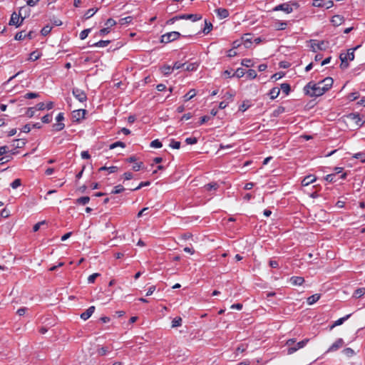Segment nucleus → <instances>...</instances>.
Wrapping results in <instances>:
<instances>
[{
  "instance_id": "36",
  "label": "nucleus",
  "mask_w": 365,
  "mask_h": 365,
  "mask_svg": "<svg viewBox=\"0 0 365 365\" xmlns=\"http://www.w3.org/2000/svg\"><path fill=\"white\" fill-rule=\"evenodd\" d=\"M39 58H40V54L38 53V52L37 51H34L30 53L29 60L35 61L38 60Z\"/></svg>"
},
{
  "instance_id": "56",
  "label": "nucleus",
  "mask_w": 365,
  "mask_h": 365,
  "mask_svg": "<svg viewBox=\"0 0 365 365\" xmlns=\"http://www.w3.org/2000/svg\"><path fill=\"white\" fill-rule=\"evenodd\" d=\"M24 38H26V35L24 34V31L18 32L14 36V39L16 41H21Z\"/></svg>"
},
{
  "instance_id": "32",
  "label": "nucleus",
  "mask_w": 365,
  "mask_h": 365,
  "mask_svg": "<svg viewBox=\"0 0 365 365\" xmlns=\"http://www.w3.org/2000/svg\"><path fill=\"white\" fill-rule=\"evenodd\" d=\"M212 24L210 22H208L207 20H205V28L202 30V32L205 34H207L212 29Z\"/></svg>"
},
{
  "instance_id": "20",
  "label": "nucleus",
  "mask_w": 365,
  "mask_h": 365,
  "mask_svg": "<svg viewBox=\"0 0 365 365\" xmlns=\"http://www.w3.org/2000/svg\"><path fill=\"white\" fill-rule=\"evenodd\" d=\"M31 10L26 6H21L19 9V15L21 18H24V19L30 15Z\"/></svg>"
},
{
  "instance_id": "13",
  "label": "nucleus",
  "mask_w": 365,
  "mask_h": 365,
  "mask_svg": "<svg viewBox=\"0 0 365 365\" xmlns=\"http://www.w3.org/2000/svg\"><path fill=\"white\" fill-rule=\"evenodd\" d=\"M217 16L220 19H223L229 16V11L225 8H218L215 10Z\"/></svg>"
},
{
  "instance_id": "14",
  "label": "nucleus",
  "mask_w": 365,
  "mask_h": 365,
  "mask_svg": "<svg viewBox=\"0 0 365 365\" xmlns=\"http://www.w3.org/2000/svg\"><path fill=\"white\" fill-rule=\"evenodd\" d=\"M95 307L94 306H91L88 309H87L84 312H83L81 314V318L83 320H87L88 319H89L91 315L93 314L94 311H95Z\"/></svg>"
},
{
  "instance_id": "38",
  "label": "nucleus",
  "mask_w": 365,
  "mask_h": 365,
  "mask_svg": "<svg viewBox=\"0 0 365 365\" xmlns=\"http://www.w3.org/2000/svg\"><path fill=\"white\" fill-rule=\"evenodd\" d=\"M52 27L49 25H46L41 30V34L42 36H47L51 31Z\"/></svg>"
},
{
  "instance_id": "15",
  "label": "nucleus",
  "mask_w": 365,
  "mask_h": 365,
  "mask_svg": "<svg viewBox=\"0 0 365 365\" xmlns=\"http://www.w3.org/2000/svg\"><path fill=\"white\" fill-rule=\"evenodd\" d=\"M290 283L294 286H300L304 282V279L302 277L293 276L289 279Z\"/></svg>"
},
{
  "instance_id": "17",
  "label": "nucleus",
  "mask_w": 365,
  "mask_h": 365,
  "mask_svg": "<svg viewBox=\"0 0 365 365\" xmlns=\"http://www.w3.org/2000/svg\"><path fill=\"white\" fill-rule=\"evenodd\" d=\"M358 48H359V46L355 48L349 49L346 53L342 52L340 54H344L346 56V61H351L354 59V56H355L354 51L356 50Z\"/></svg>"
},
{
  "instance_id": "3",
  "label": "nucleus",
  "mask_w": 365,
  "mask_h": 365,
  "mask_svg": "<svg viewBox=\"0 0 365 365\" xmlns=\"http://www.w3.org/2000/svg\"><path fill=\"white\" fill-rule=\"evenodd\" d=\"M180 36V34L178 31H171L166 33L161 36V43H168L178 39Z\"/></svg>"
},
{
  "instance_id": "44",
  "label": "nucleus",
  "mask_w": 365,
  "mask_h": 365,
  "mask_svg": "<svg viewBox=\"0 0 365 365\" xmlns=\"http://www.w3.org/2000/svg\"><path fill=\"white\" fill-rule=\"evenodd\" d=\"M162 146L163 144L158 139H155L150 143V147L152 148H160Z\"/></svg>"
},
{
  "instance_id": "37",
  "label": "nucleus",
  "mask_w": 365,
  "mask_h": 365,
  "mask_svg": "<svg viewBox=\"0 0 365 365\" xmlns=\"http://www.w3.org/2000/svg\"><path fill=\"white\" fill-rule=\"evenodd\" d=\"M180 142L176 141L175 139H171L170 142V147H171L173 149H179L180 148Z\"/></svg>"
},
{
  "instance_id": "25",
  "label": "nucleus",
  "mask_w": 365,
  "mask_h": 365,
  "mask_svg": "<svg viewBox=\"0 0 365 365\" xmlns=\"http://www.w3.org/2000/svg\"><path fill=\"white\" fill-rule=\"evenodd\" d=\"M339 58L341 60L340 68L341 69H346L349 67V63L346 61V56L344 54L339 55Z\"/></svg>"
},
{
  "instance_id": "7",
  "label": "nucleus",
  "mask_w": 365,
  "mask_h": 365,
  "mask_svg": "<svg viewBox=\"0 0 365 365\" xmlns=\"http://www.w3.org/2000/svg\"><path fill=\"white\" fill-rule=\"evenodd\" d=\"M87 110L85 109H78L73 110L72 113L73 121L80 122L81 120L83 119Z\"/></svg>"
},
{
  "instance_id": "26",
  "label": "nucleus",
  "mask_w": 365,
  "mask_h": 365,
  "mask_svg": "<svg viewBox=\"0 0 365 365\" xmlns=\"http://www.w3.org/2000/svg\"><path fill=\"white\" fill-rule=\"evenodd\" d=\"M118 170V168L117 166H110V167H106L103 166L99 168V171H108V173H113L117 172Z\"/></svg>"
},
{
  "instance_id": "55",
  "label": "nucleus",
  "mask_w": 365,
  "mask_h": 365,
  "mask_svg": "<svg viewBox=\"0 0 365 365\" xmlns=\"http://www.w3.org/2000/svg\"><path fill=\"white\" fill-rule=\"evenodd\" d=\"M185 143L187 144V145H194V144H196L197 143V138H195V137H190V138H187L185 139Z\"/></svg>"
},
{
  "instance_id": "46",
  "label": "nucleus",
  "mask_w": 365,
  "mask_h": 365,
  "mask_svg": "<svg viewBox=\"0 0 365 365\" xmlns=\"http://www.w3.org/2000/svg\"><path fill=\"white\" fill-rule=\"evenodd\" d=\"M53 130L56 131H61L65 128V124L63 123H57L53 125Z\"/></svg>"
},
{
  "instance_id": "62",
  "label": "nucleus",
  "mask_w": 365,
  "mask_h": 365,
  "mask_svg": "<svg viewBox=\"0 0 365 365\" xmlns=\"http://www.w3.org/2000/svg\"><path fill=\"white\" fill-rule=\"evenodd\" d=\"M115 24H116V21L111 18L108 19L106 22V26H107V27H108L109 29L110 27L115 26Z\"/></svg>"
},
{
  "instance_id": "58",
  "label": "nucleus",
  "mask_w": 365,
  "mask_h": 365,
  "mask_svg": "<svg viewBox=\"0 0 365 365\" xmlns=\"http://www.w3.org/2000/svg\"><path fill=\"white\" fill-rule=\"evenodd\" d=\"M350 174V171L343 173H339L336 176V178H339V180H346L347 176Z\"/></svg>"
},
{
  "instance_id": "23",
  "label": "nucleus",
  "mask_w": 365,
  "mask_h": 365,
  "mask_svg": "<svg viewBox=\"0 0 365 365\" xmlns=\"http://www.w3.org/2000/svg\"><path fill=\"white\" fill-rule=\"evenodd\" d=\"M364 294H365V287H361V288L356 289L354 291V292L353 294V297L358 299V298L361 297Z\"/></svg>"
},
{
  "instance_id": "30",
  "label": "nucleus",
  "mask_w": 365,
  "mask_h": 365,
  "mask_svg": "<svg viewBox=\"0 0 365 365\" xmlns=\"http://www.w3.org/2000/svg\"><path fill=\"white\" fill-rule=\"evenodd\" d=\"M198 66L199 63H197V62L190 63L186 66V68L185 69L187 71H196Z\"/></svg>"
},
{
  "instance_id": "2",
  "label": "nucleus",
  "mask_w": 365,
  "mask_h": 365,
  "mask_svg": "<svg viewBox=\"0 0 365 365\" xmlns=\"http://www.w3.org/2000/svg\"><path fill=\"white\" fill-rule=\"evenodd\" d=\"M344 118L354 121L358 128L361 127L365 123V120H363L357 113H351L347 115H344Z\"/></svg>"
},
{
  "instance_id": "40",
  "label": "nucleus",
  "mask_w": 365,
  "mask_h": 365,
  "mask_svg": "<svg viewBox=\"0 0 365 365\" xmlns=\"http://www.w3.org/2000/svg\"><path fill=\"white\" fill-rule=\"evenodd\" d=\"M245 70L242 68H238L236 71L232 73V76H235V77L240 78H242L245 75Z\"/></svg>"
},
{
  "instance_id": "18",
  "label": "nucleus",
  "mask_w": 365,
  "mask_h": 365,
  "mask_svg": "<svg viewBox=\"0 0 365 365\" xmlns=\"http://www.w3.org/2000/svg\"><path fill=\"white\" fill-rule=\"evenodd\" d=\"M344 21V18L341 15H334L331 20V22L334 26L341 25Z\"/></svg>"
},
{
  "instance_id": "29",
  "label": "nucleus",
  "mask_w": 365,
  "mask_h": 365,
  "mask_svg": "<svg viewBox=\"0 0 365 365\" xmlns=\"http://www.w3.org/2000/svg\"><path fill=\"white\" fill-rule=\"evenodd\" d=\"M161 71L165 76H168L172 73L173 68L170 66L165 65L161 68Z\"/></svg>"
},
{
  "instance_id": "43",
  "label": "nucleus",
  "mask_w": 365,
  "mask_h": 365,
  "mask_svg": "<svg viewBox=\"0 0 365 365\" xmlns=\"http://www.w3.org/2000/svg\"><path fill=\"white\" fill-rule=\"evenodd\" d=\"M324 44V41H321L320 43H313L312 45V47L313 48V51L316 52V49H318V50H323V49H324V47H323Z\"/></svg>"
},
{
  "instance_id": "50",
  "label": "nucleus",
  "mask_w": 365,
  "mask_h": 365,
  "mask_svg": "<svg viewBox=\"0 0 365 365\" xmlns=\"http://www.w3.org/2000/svg\"><path fill=\"white\" fill-rule=\"evenodd\" d=\"M241 64L243 66H246V67H251V66H254V64L252 63V61L251 59H249V58L242 59V61L241 62Z\"/></svg>"
},
{
  "instance_id": "4",
  "label": "nucleus",
  "mask_w": 365,
  "mask_h": 365,
  "mask_svg": "<svg viewBox=\"0 0 365 365\" xmlns=\"http://www.w3.org/2000/svg\"><path fill=\"white\" fill-rule=\"evenodd\" d=\"M347 171H345L344 170V168H341V167H335L334 168V172L329 175H327L326 177H325V180L327 181H328L329 182H336V181L339 180V178H336V176L337 175V174L339 173H346Z\"/></svg>"
},
{
  "instance_id": "27",
  "label": "nucleus",
  "mask_w": 365,
  "mask_h": 365,
  "mask_svg": "<svg viewBox=\"0 0 365 365\" xmlns=\"http://www.w3.org/2000/svg\"><path fill=\"white\" fill-rule=\"evenodd\" d=\"M196 96V91L195 89L190 90L184 96L185 101H187L191 100Z\"/></svg>"
},
{
  "instance_id": "28",
  "label": "nucleus",
  "mask_w": 365,
  "mask_h": 365,
  "mask_svg": "<svg viewBox=\"0 0 365 365\" xmlns=\"http://www.w3.org/2000/svg\"><path fill=\"white\" fill-rule=\"evenodd\" d=\"M219 187V184H205L203 187L205 191L216 190Z\"/></svg>"
},
{
  "instance_id": "35",
  "label": "nucleus",
  "mask_w": 365,
  "mask_h": 365,
  "mask_svg": "<svg viewBox=\"0 0 365 365\" xmlns=\"http://www.w3.org/2000/svg\"><path fill=\"white\" fill-rule=\"evenodd\" d=\"M110 351L108 346H102L98 348L97 350V353L99 356H105Z\"/></svg>"
},
{
  "instance_id": "10",
  "label": "nucleus",
  "mask_w": 365,
  "mask_h": 365,
  "mask_svg": "<svg viewBox=\"0 0 365 365\" xmlns=\"http://www.w3.org/2000/svg\"><path fill=\"white\" fill-rule=\"evenodd\" d=\"M344 341L343 339H338L327 350V352H332L338 350L343 346Z\"/></svg>"
},
{
  "instance_id": "8",
  "label": "nucleus",
  "mask_w": 365,
  "mask_h": 365,
  "mask_svg": "<svg viewBox=\"0 0 365 365\" xmlns=\"http://www.w3.org/2000/svg\"><path fill=\"white\" fill-rule=\"evenodd\" d=\"M286 345L287 346V354H292L299 349L297 346L296 340L294 339H290L287 341Z\"/></svg>"
},
{
  "instance_id": "63",
  "label": "nucleus",
  "mask_w": 365,
  "mask_h": 365,
  "mask_svg": "<svg viewBox=\"0 0 365 365\" xmlns=\"http://www.w3.org/2000/svg\"><path fill=\"white\" fill-rule=\"evenodd\" d=\"M133 178V175L130 172H126L123 174V180H130Z\"/></svg>"
},
{
  "instance_id": "6",
  "label": "nucleus",
  "mask_w": 365,
  "mask_h": 365,
  "mask_svg": "<svg viewBox=\"0 0 365 365\" xmlns=\"http://www.w3.org/2000/svg\"><path fill=\"white\" fill-rule=\"evenodd\" d=\"M24 20V18H21V16L19 14H16V12H14L11 14L10 21L9 24L10 26H16V27H19Z\"/></svg>"
},
{
  "instance_id": "59",
  "label": "nucleus",
  "mask_w": 365,
  "mask_h": 365,
  "mask_svg": "<svg viewBox=\"0 0 365 365\" xmlns=\"http://www.w3.org/2000/svg\"><path fill=\"white\" fill-rule=\"evenodd\" d=\"M359 97V94L358 92H354V93H351L349 94L348 96V98L351 101H355Z\"/></svg>"
},
{
  "instance_id": "39",
  "label": "nucleus",
  "mask_w": 365,
  "mask_h": 365,
  "mask_svg": "<svg viewBox=\"0 0 365 365\" xmlns=\"http://www.w3.org/2000/svg\"><path fill=\"white\" fill-rule=\"evenodd\" d=\"M98 11V9H88V10L86 12V14H85V15H84L85 19H90L91 16H93L96 13V11Z\"/></svg>"
},
{
  "instance_id": "31",
  "label": "nucleus",
  "mask_w": 365,
  "mask_h": 365,
  "mask_svg": "<svg viewBox=\"0 0 365 365\" xmlns=\"http://www.w3.org/2000/svg\"><path fill=\"white\" fill-rule=\"evenodd\" d=\"M279 89H281L286 95H288L291 91V87L289 83H284L281 84Z\"/></svg>"
},
{
  "instance_id": "41",
  "label": "nucleus",
  "mask_w": 365,
  "mask_h": 365,
  "mask_svg": "<svg viewBox=\"0 0 365 365\" xmlns=\"http://www.w3.org/2000/svg\"><path fill=\"white\" fill-rule=\"evenodd\" d=\"M342 352L348 357H351L355 354V351L351 348H345Z\"/></svg>"
},
{
  "instance_id": "21",
  "label": "nucleus",
  "mask_w": 365,
  "mask_h": 365,
  "mask_svg": "<svg viewBox=\"0 0 365 365\" xmlns=\"http://www.w3.org/2000/svg\"><path fill=\"white\" fill-rule=\"evenodd\" d=\"M90 201V197L88 196H83V197H81L78 199H76L74 202L75 204L76 205H85L86 204H88Z\"/></svg>"
},
{
  "instance_id": "57",
  "label": "nucleus",
  "mask_w": 365,
  "mask_h": 365,
  "mask_svg": "<svg viewBox=\"0 0 365 365\" xmlns=\"http://www.w3.org/2000/svg\"><path fill=\"white\" fill-rule=\"evenodd\" d=\"M284 76V73L282 72L276 73L271 76V80L276 81Z\"/></svg>"
},
{
  "instance_id": "5",
  "label": "nucleus",
  "mask_w": 365,
  "mask_h": 365,
  "mask_svg": "<svg viewBox=\"0 0 365 365\" xmlns=\"http://www.w3.org/2000/svg\"><path fill=\"white\" fill-rule=\"evenodd\" d=\"M72 93L74 96V97L81 103H83L87 101L86 93L80 88H73L72 90Z\"/></svg>"
},
{
  "instance_id": "12",
  "label": "nucleus",
  "mask_w": 365,
  "mask_h": 365,
  "mask_svg": "<svg viewBox=\"0 0 365 365\" xmlns=\"http://www.w3.org/2000/svg\"><path fill=\"white\" fill-rule=\"evenodd\" d=\"M241 41L245 45V48H250L252 43V36L250 34H245L241 38Z\"/></svg>"
},
{
  "instance_id": "53",
  "label": "nucleus",
  "mask_w": 365,
  "mask_h": 365,
  "mask_svg": "<svg viewBox=\"0 0 365 365\" xmlns=\"http://www.w3.org/2000/svg\"><path fill=\"white\" fill-rule=\"evenodd\" d=\"M38 96H39V95L37 93L29 92V93H26L24 97L26 99H33V98H36Z\"/></svg>"
},
{
  "instance_id": "64",
  "label": "nucleus",
  "mask_w": 365,
  "mask_h": 365,
  "mask_svg": "<svg viewBox=\"0 0 365 365\" xmlns=\"http://www.w3.org/2000/svg\"><path fill=\"white\" fill-rule=\"evenodd\" d=\"M26 114L29 118H32L35 114L34 108H28Z\"/></svg>"
},
{
  "instance_id": "16",
  "label": "nucleus",
  "mask_w": 365,
  "mask_h": 365,
  "mask_svg": "<svg viewBox=\"0 0 365 365\" xmlns=\"http://www.w3.org/2000/svg\"><path fill=\"white\" fill-rule=\"evenodd\" d=\"M351 314H347L346 315L345 317H341L339 319H337L336 321H335L330 327H329V330H332L336 326H339L341 324H342L345 321H346L350 317H351Z\"/></svg>"
},
{
  "instance_id": "47",
  "label": "nucleus",
  "mask_w": 365,
  "mask_h": 365,
  "mask_svg": "<svg viewBox=\"0 0 365 365\" xmlns=\"http://www.w3.org/2000/svg\"><path fill=\"white\" fill-rule=\"evenodd\" d=\"M91 29H84L83 30L81 33H80V35H79V37L81 40H83L85 39L88 35L89 34V33L91 32Z\"/></svg>"
},
{
  "instance_id": "19",
  "label": "nucleus",
  "mask_w": 365,
  "mask_h": 365,
  "mask_svg": "<svg viewBox=\"0 0 365 365\" xmlns=\"http://www.w3.org/2000/svg\"><path fill=\"white\" fill-rule=\"evenodd\" d=\"M110 43V41L109 40H101L98 42L91 43V41H89L88 46H95V47H106Z\"/></svg>"
},
{
  "instance_id": "48",
  "label": "nucleus",
  "mask_w": 365,
  "mask_h": 365,
  "mask_svg": "<svg viewBox=\"0 0 365 365\" xmlns=\"http://www.w3.org/2000/svg\"><path fill=\"white\" fill-rule=\"evenodd\" d=\"M234 96H235V93H232L227 91L224 95V97H223L225 98L224 101H229V103H230V102L232 101Z\"/></svg>"
},
{
  "instance_id": "11",
  "label": "nucleus",
  "mask_w": 365,
  "mask_h": 365,
  "mask_svg": "<svg viewBox=\"0 0 365 365\" xmlns=\"http://www.w3.org/2000/svg\"><path fill=\"white\" fill-rule=\"evenodd\" d=\"M180 19L191 20L195 22L202 19V16L200 14H181L179 15Z\"/></svg>"
},
{
  "instance_id": "22",
  "label": "nucleus",
  "mask_w": 365,
  "mask_h": 365,
  "mask_svg": "<svg viewBox=\"0 0 365 365\" xmlns=\"http://www.w3.org/2000/svg\"><path fill=\"white\" fill-rule=\"evenodd\" d=\"M319 299H320V294H313V295L307 298V302L308 304L312 305V304H314L315 302H317Z\"/></svg>"
},
{
  "instance_id": "9",
  "label": "nucleus",
  "mask_w": 365,
  "mask_h": 365,
  "mask_svg": "<svg viewBox=\"0 0 365 365\" xmlns=\"http://www.w3.org/2000/svg\"><path fill=\"white\" fill-rule=\"evenodd\" d=\"M274 11H283L287 14H290L292 12L293 9L289 3H284L275 6Z\"/></svg>"
},
{
  "instance_id": "1",
  "label": "nucleus",
  "mask_w": 365,
  "mask_h": 365,
  "mask_svg": "<svg viewBox=\"0 0 365 365\" xmlns=\"http://www.w3.org/2000/svg\"><path fill=\"white\" fill-rule=\"evenodd\" d=\"M333 83L331 77H327L318 83L310 81L304 87L303 91L309 97H319L331 88Z\"/></svg>"
},
{
  "instance_id": "33",
  "label": "nucleus",
  "mask_w": 365,
  "mask_h": 365,
  "mask_svg": "<svg viewBox=\"0 0 365 365\" xmlns=\"http://www.w3.org/2000/svg\"><path fill=\"white\" fill-rule=\"evenodd\" d=\"M251 106L250 103V101L248 100H246V101H244L242 103V105L240 106L239 108V110L240 111H242V112H245V110H247Z\"/></svg>"
},
{
  "instance_id": "24",
  "label": "nucleus",
  "mask_w": 365,
  "mask_h": 365,
  "mask_svg": "<svg viewBox=\"0 0 365 365\" xmlns=\"http://www.w3.org/2000/svg\"><path fill=\"white\" fill-rule=\"evenodd\" d=\"M279 93H280V89L279 88H277V87L272 88L269 91L270 98L272 100L275 99L276 98H277Z\"/></svg>"
},
{
  "instance_id": "52",
  "label": "nucleus",
  "mask_w": 365,
  "mask_h": 365,
  "mask_svg": "<svg viewBox=\"0 0 365 365\" xmlns=\"http://www.w3.org/2000/svg\"><path fill=\"white\" fill-rule=\"evenodd\" d=\"M247 77L250 79H254L257 77V73L253 69H249L247 72Z\"/></svg>"
},
{
  "instance_id": "49",
  "label": "nucleus",
  "mask_w": 365,
  "mask_h": 365,
  "mask_svg": "<svg viewBox=\"0 0 365 365\" xmlns=\"http://www.w3.org/2000/svg\"><path fill=\"white\" fill-rule=\"evenodd\" d=\"M118 146L121 147V148H125V144L123 142L117 141V142L113 143L111 145H110L109 148L110 149H114V148H115L116 147H118Z\"/></svg>"
},
{
  "instance_id": "45",
  "label": "nucleus",
  "mask_w": 365,
  "mask_h": 365,
  "mask_svg": "<svg viewBox=\"0 0 365 365\" xmlns=\"http://www.w3.org/2000/svg\"><path fill=\"white\" fill-rule=\"evenodd\" d=\"M317 180V178L312 175H307L304 178V179L302 180V182H314Z\"/></svg>"
},
{
  "instance_id": "42",
  "label": "nucleus",
  "mask_w": 365,
  "mask_h": 365,
  "mask_svg": "<svg viewBox=\"0 0 365 365\" xmlns=\"http://www.w3.org/2000/svg\"><path fill=\"white\" fill-rule=\"evenodd\" d=\"M354 158L356 159L360 160V161L362 163H364L365 162V153H364V152L357 153L354 155Z\"/></svg>"
},
{
  "instance_id": "60",
  "label": "nucleus",
  "mask_w": 365,
  "mask_h": 365,
  "mask_svg": "<svg viewBox=\"0 0 365 365\" xmlns=\"http://www.w3.org/2000/svg\"><path fill=\"white\" fill-rule=\"evenodd\" d=\"M100 276V274L98 273H94L91 275H90L88 278V283L91 284V283H94L96 279Z\"/></svg>"
},
{
  "instance_id": "51",
  "label": "nucleus",
  "mask_w": 365,
  "mask_h": 365,
  "mask_svg": "<svg viewBox=\"0 0 365 365\" xmlns=\"http://www.w3.org/2000/svg\"><path fill=\"white\" fill-rule=\"evenodd\" d=\"M133 20V18L131 16H126L125 18H122L119 20V23L121 25L130 24Z\"/></svg>"
},
{
  "instance_id": "54",
  "label": "nucleus",
  "mask_w": 365,
  "mask_h": 365,
  "mask_svg": "<svg viewBox=\"0 0 365 365\" xmlns=\"http://www.w3.org/2000/svg\"><path fill=\"white\" fill-rule=\"evenodd\" d=\"M143 168H144V164L142 162L135 163L133 165V170L135 171H138L141 169H143Z\"/></svg>"
},
{
  "instance_id": "34",
  "label": "nucleus",
  "mask_w": 365,
  "mask_h": 365,
  "mask_svg": "<svg viewBox=\"0 0 365 365\" xmlns=\"http://www.w3.org/2000/svg\"><path fill=\"white\" fill-rule=\"evenodd\" d=\"M182 318L180 317H176L172 321V327H178L182 325Z\"/></svg>"
},
{
  "instance_id": "61",
  "label": "nucleus",
  "mask_w": 365,
  "mask_h": 365,
  "mask_svg": "<svg viewBox=\"0 0 365 365\" xmlns=\"http://www.w3.org/2000/svg\"><path fill=\"white\" fill-rule=\"evenodd\" d=\"M52 117L50 114H46L42 117L41 120L43 123H49L51 121Z\"/></svg>"
}]
</instances>
